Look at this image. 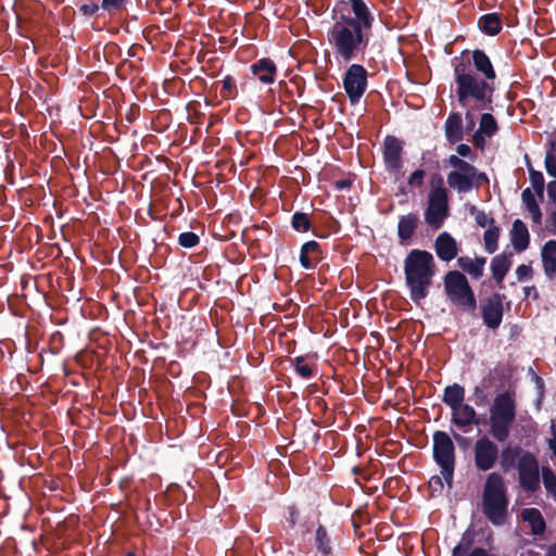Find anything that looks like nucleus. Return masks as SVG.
Here are the masks:
<instances>
[{"instance_id":"4","label":"nucleus","mask_w":556,"mask_h":556,"mask_svg":"<svg viewBox=\"0 0 556 556\" xmlns=\"http://www.w3.org/2000/svg\"><path fill=\"white\" fill-rule=\"evenodd\" d=\"M509 500L504 478L498 472L486 476L482 491V511L496 527L503 526L508 516Z\"/></svg>"},{"instance_id":"35","label":"nucleus","mask_w":556,"mask_h":556,"mask_svg":"<svg viewBox=\"0 0 556 556\" xmlns=\"http://www.w3.org/2000/svg\"><path fill=\"white\" fill-rule=\"evenodd\" d=\"M498 130V126L494 116L490 113H483L480 118L479 131L488 137H492Z\"/></svg>"},{"instance_id":"30","label":"nucleus","mask_w":556,"mask_h":556,"mask_svg":"<svg viewBox=\"0 0 556 556\" xmlns=\"http://www.w3.org/2000/svg\"><path fill=\"white\" fill-rule=\"evenodd\" d=\"M522 519L531 526L534 535H540L545 530V521L538 508H525L521 513Z\"/></svg>"},{"instance_id":"44","label":"nucleus","mask_w":556,"mask_h":556,"mask_svg":"<svg viewBox=\"0 0 556 556\" xmlns=\"http://www.w3.org/2000/svg\"><path fill=\"white\" fill-rule=\"evenodd\" d=\"M425 177H426V172L424 169H421V168L416 169L407 178V184L410 187L421 188L424 186Z\"/></svg>"},{"instance_id":"51","label":"nucleus","mask_w":556,"mask_h":556,"mask_svg":"<svg viewBox=\"0 0 556 556\" xmlns=\"http://www.w3.org/2000/svg\"><path fill=\"white\" fill-rule=\"evenodd\" d=\"M456 151L458 153L457 156L469 157V159H472V156H473L471 148L466 143L458 144L456 148Z\"/></svg>"},{"instance_id":"2","label":"nucleus","mask_w":556,"mask_h":556,"mask_svg":"<svg viewBox=\"0 0 556 556\" xmlns=\"http://www.w3.org/2000/svg\"><path fill=\"white\" fill-rule=\"evenodd\" d=\"M468 55L469 50H464L460 56H455L452 60L457 101L463 108L472 102V109L490 111L495 92V81L475 73L470 67V60H465V56Z\"/></svg>"},{"instance_id":"27","label":"nucleus","mask_w":556,"mask_h":556,"mask_svg":"<svg viewBox=\"0 0 556 556\" xmlns=\"http://www.w3.org/2000/svg\"><path fill=\"white\" fill-rule=\"evenodd\" d=\"M525 452L519 445H507L498 453V459L504 472L517 467L519 458Z\"/></svg>"},{"instance_id":"50","label":"nucleus","mask_w":556,"mask_h":556,"mask_svg":"<svg viewBox=\"0 0 556 556\" xmlns=\"http://www.w3.org/2000/svg\"><path fill=\"white\" fill-rule=\"evenodd\" d=\"M547 444L549 450L553 452V455L556 454V425L552 421L551 425V438L547 440Z\"/></svg>"},{"instance_id":"56","label":"nucleus","mask_w":556,"mask_h":556,"mask_svg":"<svg viewBox=\"0 0 556 556\" xmlns=\"http://www.w3.org/2000/svg\"><path fill=\"white\" fill-rule=\"evenodd\" d=\"M545 556H556V543L551 544L545 553Z\"/></svg>"},{"instance_id":"20","label":"nucleus","mask_w":556,"mask_h":556,"mask_svg":"<svg viewBox=\"0 0 556 556\" xmlns=\"http://www.w3.org/2000/svg\"><path fill=\"white\" fill-rule=\"evenodd\" d=\"M472 65L478 75L495 81L496 73L489 55L481 49L472 51Z\"/></svg>"},{"instance_id":"57","label":"nucleus","mask_w":556,"mask_h":556,"mask_svg":"<svg viewBox=\"0 0 556 556\" xmlns=\"http://www.w3.org/2000/svg\"><path fill=\"white\" fill-rule=\"evenodd\" d=\"M465 117H466V119H468V121H469V122H468V125H469L470 127H472V126L475 125V122H473V117H472V114H471L470 110H468V111L466 112Z\"/></svg>"},{"instance_id":"10","label":"nucleus","mask_w":556,"mask_h":556,"mask_svg":"<svg viewBox=\"0 0 556 556\" xmlns=\"http://www.w3.org/2000/svg\"><path fill=\"white\" fill-rule=\"evenodd\" d=\"M368 86V73L357 63L351 64L343 75V88L352 105L359 102Z\"/></svg>"},{"instance_id":"62","label":"nucleus","mask_w":556,"mask_h":556,"mask_svg":"<svg viewBox=\"0 0 556 556\" xmlns=\"http://www.w3.org/2000/svg\"><path fill=\"white\" fill-rule=\"evenodd\" d=\"M554 213H556V211H553Z\"/></svg>"},{"instance_id":"38","label":"nucleus","mask_w":556,"mask_h":556,"mask_svg":"<svg viewBox=\"0 0 556 556\" xmlns=\"http://www.w3.org/2000/svg\"><path fill=\"white\" fill-rule=\"evenodd\" d=\"M542 479L546 491L556 497V473L548 466L542 468Z\"/></svg>"},{"instance_id":"53","label":"nucleus","mask_w":556,"mask_h":556,"mask_svg":"<svg viewBox=\"0 0 556 556\" xmlns=\"http://www.w3.org/2000/svg\"><path fill=\"white\" fill-rule=\"evenodd\" d=\"M547 230L556 236V213L551 211L547 216Z\"/></svg>"},{"instance_id":"42","label":"nucleus","mask_w":556,"mask_h":556,"mask_svg":"<svg viewBox=\"0 0 556 556\" xmlns=\"http://www.w3.org/2000/svg\"><path fill=\"white\" fill-rule=\"evenodd\" d=\"M444 479L443 476H432L429 480V490L431 496L440 495L442 494L444 490Z\"/></svg>"},{"instance_id":"19","label":"nucleus","mask_w":556,"mask_h":556,"mask_svg":"<svg viewBox=\"0 0 556 556\" xmlns=\"http://www.w3.org/2000/svg\"><path fill=\"white\" fill-rule=\"evenodd\" d=\"M323 260V251L317 241L311 240L301 247L300 263L305 269L315 268V266Z\"/></svg>"},{"instance_id":"61","label":"nucleus","mask_w":556,"mask_h":556,"mask_svg":"<svg viewBox=\"0 0 556 556\" xmlns=\"http://www.w3.org/2000/svg\"><path fill=\"white\" fill-rule=\"evenodd\" d=\"M125 556H136V555H135V553H134V552H128V553H126V555H125Z\"/></svg>"},{"instance_id":"13","label":"nucleus","mask_w":556,"mask_h":556,"mask_svg":"<svg viewBox=\"0 0 556 556\" xmlns=\"http://www.w3.org/2000/svg\"><path fill=\"white\" fill-rule=\"evenodd\" d=\"M505 299V294L494 292L489 295L481 305L483 324L491 330L497 329L502 324L504 316L503 302Z\"/></svg>"},{"instance_id":"14","label":"nucleus","mask_w":556,"mask_h":556,"mask_svg":"<svg viewBox=\"0 0 556 556\" xmlns=\"http://www.w3.org/2000/svg\"><path fill=\"white\" fill-rule=\"evenodd\" d=\"M403 141L397 137L388 135L386 136L382 144V159L387 172L396 174L403 167Z\"/></svg>"},{"instance_id":"58","label":"nucleus","mask_w":556,"mask_h":556,"mask_svg":"<svg viewBox=\"0 0 556 556\" xmlns=\"http://www.w3.org/2000/svg\"><path fill=\"white\" fill-rule=\"evenodd\" d=\"M453 437L454 439L458 442V443H463L466 441V438H464L463 435H460L459 433L457 432H453Z\"/></svg>"},{"instance_id":"17","label":"nucleus","mask_w":556,"mask_h":556,"mask_svg":"<svg viewBox=\"0 0 556 556\" xmlns=\"http://www.w3.org/2000/svg\"><path fill=\"white\" fill-rule=\"evenodd\" d=\"M252 74L264 85H271L276 80L277 66L269 58H262L251 65Z\"/></svg>"},{"instance_id":"36","label":"nucleus","mask_w":556,"mask_h":556,"mask_svg":"<svg viewBox=\"0 0 556 556\" xmlns=\"http://www.w3.org/2000/svg\"><path fill=\"white\" fill-rule=\"evenodd\" d=\"M238 94L236 80L231 75H227L222 80L220 97L229 100L235 99Z\"/></svg>"},{"instance_id":"24","label":"nucleus","mask_w":556,"mask_h":556,"mask_svg":"<svg viewBox=\"0 0 556 556\" xmlns=\"http://www.w3.org/2000/svg\"><path fill=\"white\" fill-rule=\"evenodd\" d=\"M419 224L417 213H408L400 217L397 223V236L401 244H407V242L414 236Z\"/></svg>"},{"instance_id":"11","label":"nucleus","mask_w":556,"mask_h":556,"mask_svg":"<svg viewBox=\"0 0 556 556\" xmlns=\"http://www.w3.org/2000/svg\"><path fill=\"white\" fill-rule=\"evenodd\" d=\"M520 488L534 493L540 489V467L534 454L525 452L517 464Z\"/></svg>"},{"instance_id":"22","label":"nucleus","mask_w":556,"mask_h":556,"mask_svg":"<svg viewBox=\"0 0 556 556\" xmlns=\"http://www.w3.org/2000/svg\"><path fill=\"white\" fill-rule=\"evenodd\" d=\"M445 138L451 144L464 139L463 117L459 112L450 113L444 124Z\"/></svg>"},{"instance_id":"15","label":"nucleus","mask_w":556,"mask_h":556,"mask_svg":"<svg viewBox=\"0 0 556 556\" xmlns=\"http://www.w3.org/2000/svg\"><path fill=\"white\" fill-rule=\"evenodd\" d=\"M434 251L441 261L451 262L458 254L457 241L450 232L443 231L435 238Z\"/></svg>"},{"instance_id":"32","label":"nucleus","mask_w":556,"mask_h":556,"mask_svg":"<svg viewBox=\"0 0 556 556\" xmlns=\"http://www.w3.org/2000/svg\"><path fill=\"white\" fill-rule=\"evenodd\" d=\"M501 229L497 226H491L483 233L484 249L489 254L494 253L498 248V238Z\"/></svg>"},{"instance_id":"39","label":"nucleus","mask_w":556,"mask_h":556,"mask_svg":"<svg viewBox=\"0 0 556 556\" xmlns=\"http://www.w3.org/2000/svg\"><path fill=\"white\" fill-rule=\"evenodd\" d=\"M178 243L185 249H191L200 243V238L192 231L181 232L178 237Z\"/></svg>"},{"instance_id":"1","label":"nucleus","mask_w":556,"mask_h":556,"mask_svg":"<svg viewBox=\"0 0 556 556\" xmlns=\"http://www.w3.org/2000/svg\"><path fill=\"white\" fill-rule=\"evenodd\" d=\"M331 20L327 39L337 61L349 63L366 51L375 15L365 0H338Z\"/></svg>"},{"instance_id":"8","label":"nucleus","mask_w":556,"mask_h":556,"mask_svg":"<svg viewBox=\"0 0 556 556\" xmlns=\"http://www.w3.org/2000/svg\"><path fill=\"white\" fill-rule=\"evenodd\" d=\"M444 292L447 300L467 313L477 308V299L464 273L448 270L443 277Z\"/></svg>"},{"instance_id":"54","label":"nucleus","mask_w":556,"mask_h":556,"mask_svg":"<svg viewBox=\"0 0 556 556\" xmlns=\"http://www.w3.org/2000/svg\"><path fill=\"white\" fill-rule=\"evenodd\" d=\"M547 195L549 200L556 204V180H552L547 185Z\"/></svg>"},{"instance_id":"55","label":"nucleus","mask_w":556,"mask_h":556,"mask_svg":"<svg viewBox=\"0 0 556 556\" xmlns=\"http://www.w3.org/2000/svg\"><path fill=\"white\" fill-rule=\"evenodd\" d=\"M352 186V181L350 179H340L334 182V188L337 190L350 189Z\"/></svg>"},{"instance_id":"46","label":"nucleus","mask_w":556,"mask_h":556,"mask_svg":"<svg viewBox=\"0 0 556 556\" xmlns=\"http://www.w3.org/2000/svg\"><path fill=\"white\" fill-rule=\"evenodd\" d=\"M544 163L546 173L551 177L556 178V154L553 152H546Z\"/></svg>"},{"instance_id":"29","label":"nucleus","mask_w":556,"mask_h":556,"mask_svg":"<svg viewBox=\"0 0 556 556\" xmlns=\"http://www.w3.org/2000/svg\"><path fill=\"white\" fill-rule=\"evenodd\" d=\"M479 29L488 36H496L503 28L502 16L498 13H486L478 20Z\"/></svg>"},{"instance_id":"6","label":"nucleus","mask_w":556,"mask_h":556,"mask_svg":"<svg viewBox=\"0 0 556 556\" xmlns=\"http://www.w3.org/2000/svg\"><path fill=\"white\" fill-rule=\"evenodd\" d=\"M446 162L454 168L447 174L446 182L458 193H467L472 189L489 185V177L484 172H480L475 165L459 156L452 154Z\"/></svg>"},{"instance_id":"28","label":"nucleus","mask_w":556,"mask_h":556,"mask_svg":"<svg viewBox=\"0 0 556 556\" xmlns=\"http://www.w3.org/2000/svg\"><path fill=\"white\" fill-rule=\"evenodd\" d=\"M465 401V388L459 383L446 386L443 391L442 402L451 410L457 409Z\"/></svg>"},{"instance_id":"5","label":"nucleus","mask_w":556,"mask_h":556,"mask_svg":"<svg viewBox=\"0 0 556 556\" xmlns=\"http://www.w3.org/2000/svg\"><path fill=\"white\" fill-rule=\"evenodd\" d=\"M517 416L516 392L505 390L495 395L490 406V435L500 443L505 442L510 434Z\"/></svg>"},{"instance_id":"18","label":"nucleus","mask_w":556,"mask_h":556,"mask_svg":"<svg viewBox=\"0 0 556 556\" xmlns=\"http://www.w3.org/2000/svg\"><path fill=\"white\" fill-rule=\"evenodd\" d=\"M511 257L513 252L504 251L491 261L492 277L501 289L504 288L503 280L511 267Z\"/></svg>"},{"instance_id":"31","label":"nucleus","mask_w":556,"mask_h":556,"mask_svg":"<svg viewBox=\"0 0 556 556\" xmlns=\"http://www.w3.org/2000/svg\"><path fill=\"white\" fill-rule=\"evenodd\" d=\"M494 377L492 371L482 378L480 384L476 386L472 391V396L477 405H484L488 402V390L491 388Z\"/></svg>"},{"instance_id":"60","label":"nucleus","mask_w":556,"mask_h":556,"mask_svg":"<svg viewBox=\"0 0 556 556\" xmlns=\"http://www.w3.org/2000/svg\"><path fill=\"white\" fill-rule=\"evenodd\" d=\"M352 471H353L354 475H358V473H361L362 469L361 468H353Z\"/></svg>"},{"instance_id":"40","label":"nucleus","mask_w":556,"mask_h":556,"mask_svg":"<svg viewBox=\"0 0 556 556\" xmlns=\"http://www.w3.org/2000/svg\"><path fill=\"white\" fill-rule=\"evenodd\" d=\"M127 0H102L101 8L110 14H115L123 10Z\"/></svg>"},{"instance_id":"37","label":"nucleus","mask_w":556,"mask_h":556,"mask_svg":"<svg viewBox=\"0 0 556 556\" xmlns=\"http://www.w3.org/2000/svg\"><path fill=\"white\" fill-rule=\"evenodd\" d=\"M529 176L531 186L535 191V194L539 198H543L544 194V177L543 174L539 170L533 169L532 167L529 168Z\"/></svg>"},{"instance_id":"16","label":"nucleus","mask_w":556,"mask_h":556,"mask_svg":"<svg viewBox=\"0 0 556 556\" xmlns=\"http://www.w3.org/2000/svg\"><path fill=\"white\" fill-rule=\"evenodd\" d=\"M451 422L456 428L466 431L468 427L479 426L481 419L471 405L463 403L457 409L452 410Z\"/></svg>"},{"instance_id":"25","label":"nucleus","mask_w":556,"mask_h":556,"mask_svg":"<svg viewBox=\"0 0 556 556\" xmlns=\"http://www.w3.org/2000/svg\"><path fill=\"white\" fill-rule=\"evenodd\" d=\"M544 274L548 279L556 277V240H548L541 250Z\"/></svg>"},{"instance_id":"12","label":"nucleus","mask_w":556,"mask_h":556,"mask_svg":"<svg viewBox=\"0 0 556 556\" xmlns=\"http://www.w3.org/2000/svg\"><path fill=\"white\" fill-rule=\"evenodd\" d=\"M472 452L475 467L478 471L491 470L498 460V446L485 434L475 442Z\"/></svg>"},{"instance_id":"63","label":"nucleus","mask_w":556,"mask_h":556,"mask_svg":"<svg viewBox=\"0 0 556 556\" xmlns=\"http://www.w3.org/2000/svg\"><path fill=\"white\" fill-rule=\"evenodd\" d=\"M554 456L556 457V454Z\"/></svg>"},{"instance_id":"45","label":"nucleus","mask_w":556,"mask_h":556,"mask_svg":"<svg viewBox=\"0 0 556 556\" xmlns=\"http://www.w3.org/2000/svg\"><path fill=\"white\" fill-rule=\"evenodd\" d=\"M299 519H300V511H299L298 507L295 505H289L287 507V516H286V520L289 523V527L293 529L298 525Z\"/></svg>"},{"instance_id":"9","label":"nucleus","mask_w":556,"mask_h":556,"mask_svg":"<svg viewBox=\"0 0 556 556\" xmlns=\"http://www.w3.org/2000/svg\"><path fill=\"white\" fill-rule=\"evenodd\" d=\"M432 457L440 468V473L450 489L453 488L454 471L456 466L455 445L451 437L442 430H437L432 435Z\"/></svg>"},{"instance_id":"59","label":"nucleus","mask_w":556,"mask_h":556,"mask_svg":"<svg viewBox=\"0 0 556 556\" xmlns=\"http://www.w3.org/2000/svg\"><path fill=\"white\" fill-rule=\"evenodd\" d=\"M473 139H475V143L476 146H480V137H479V132H476L475 136H473Z\"/></svg>"},{"instance_id":"34","label":"nucleus","mask_w":556,"mask_h":556,"mask_svg":"<svg viewBox=\"0 0 556 556\" xmlns=\"http://www.w3.org/2000/svg\"><path fill=\"white\" fill-rule=\"evenodd\" d=\"M291 226L298 232H307L312 228L309 215L304 212H295L291 217Z\"/></svg>"},{"instance_id":"49","label":"nucleus","mask_w":556,"mask_h":556,"mask_svg":"<svg viewBox=\"0 0 556 556\" xmlns=\"http://www.w3.org/2000/svg\"><path fill=\"white\" fill-rule=\"evenodd\" d=\"M521 200L525 203L526 207L532 204L538 203L534 197V193L530 188H526L521 193Z\"/></svg>"},{"instance_id":"41","label":"nucleus","mask_w":556,"mask_h":556,"mask_svg":"<svg viewBox=\"0 0 556 556\" xmlns=\"http://www.w3.org/2000/svg\"><path fill=\"white\" fill-rule=\"evenodd\" d=\"M516 277L519 282L531 280L534 275V270L530 264H521L516 268Z\"/></svg>"},{"instance_id":"33","label":"nucleus","mask_w":556,"mask_h":556,"mask_svg":"<svg viewBox=\"0 0 556 556\" xmlns=\"http://www.w3.org/2000/svg\"><path fill=\"white\" fill-rule=\"evenodd\" d=\"M295 372L303 379H311L316 375V369L305 363L304 356H296L291 359Z\"/></svg>"},{"instance_id":"48","label":"nucleus","mask_w":556,"mask_h":556,"mask_svg":"<svg viewBox=\"0 0 556 556\" xmlns=\"http://www.w3.org/2000/svg\"><path fill=\"white\" fill-rule=\"evenodd\" d=\"M528 212L531 214L534 224L542 223V212L538 203L527 206Z\"/></svg>"},{"instance_id":"7","label":"nucleus","mask_w":556,"mask_h":556,"mask_svg":"<svg viewBox=\"0 0 556 556\" xmlns=\"http://www.w3.org/2000/svg\"><path fill=\"white\" fill-rule=\"evenodd\" d=\"M448 191L444 186L443 177L440 174H433L430 179L425 222L432 229L438 230L448 217Z\"/></svg>"},{"instance_id":"26","label":"nucleus","mask_w":556,"mask_h":556,"mask_svg":"<svg viewBox=\"0 0 556 556\" xmlns=\"http://www.w3.org/2000/svg\"><path fill=\"white\" fill-rule=\"evenodd\" d=\"M486 257L479 256L471 258L469 256H460L457 258V265L462 270L473 279H480L483 276Z\"/></svg>"},{"instance_id":"21","label":"nucleus","mask_w":556,"mask_h":556,"mask_svg":"<svg viewBox=\"0 0 556 556\" xmlns=\"http://www.w3.org/2000/svg\"><path fill=\"white\" fill-rule=\"evenodd\" d=\"M314 547L320 556L333 555V539L325 525L319 523L315 530Z\"/></svg>"},{"instance_id":"43","label":"nucleus","mask_w":556,"mask_h":556,"mask_svg":"<svg viewBox=\"0 0 556 556\" xmlns=\"http://www.w3.org/2000/svg\"><path fill=\"white\" fill-rule=\"evenodd\" d=\"M471 213H476L475 220L478 226L485 227L486 225L494 226L495 220L485 214L484 211L477 210L475 206L471 207Z\"/></svg>"},{"instance_id":"47","label":"nucleus","mask_w":556,"mask_h":556,"mask_svg":"<svg viewBox=\"0 0 556 556\" xmlns=\"http://www.w3.org/2000/svg\"><path fill=\"white\" fill-rule=\"evenodd\" d=\"M101 5L97 4V3H86V4H81L79 7V12L86 16V17H89V16H92L94 15L99 9H100Z\"/></svg>"},{"instance_id":"23","label":"nucleus","mask_w":556,"mask_h":556,"mask_svg":"<svg viewBox=\"0 0 556 556\" xmlns=\"http://www.w3.org/2000/svg\"><path fill=\"white\" fill-rule=\"evenodd\" d=\"M510 242L517 253L523 252L530 244L528 228L521 219H515L513 223Z\"/></svg>"},{"instance_id":"3","label":"nucleus","mask_w":556,"mask_h":556,"mask_svg":"<svg viewBox=\"0 0 556 556\" xmlns=\"http://www.w3.org/2000/svg\"><path fill=\"white\" fill-rule=\"evenodd\" d=\"M405 282L414 303H419L429 294L435 263L432 254L426 250H412L404 260Z\"/></svg>"},{"instance_id":"52","label":"nucleus","mask_w":556,"mask_h":556,"mask_svg":"<svg viewBox=\"0 0 556 556\" xmlns=\"http://www.w3.org/2000/svg\"><path fill=\"white\" fill-rule=\"evenodd\" d=\"M525 299L532 298L533 300H538L540 298V293L535 286H527L523 288Z\"/></svg>"}]
</instances>
